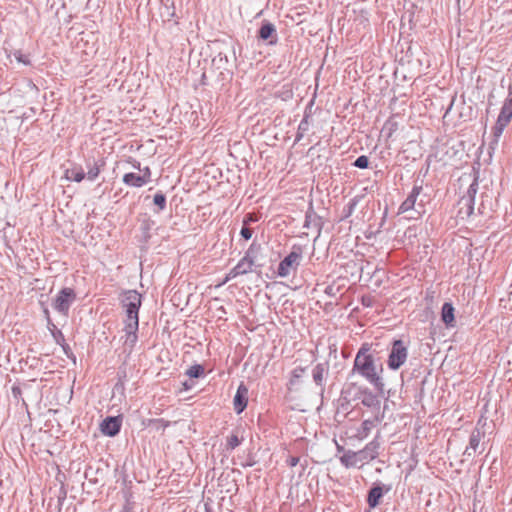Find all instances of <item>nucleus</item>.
I'll return each mask as SVG.
<instances>
[{"label": "nucleus", "mask_w": 512, "mask_h": 512, "mask_svg": "<svg viewBox=\"0 0 512 512\" xmlns=\"http://www.w3.org/2000/svg\"><path fill=\"white\" fill-rule=\"evenodd\" d=\"M244 260H251V261H254L255 262V250H254V245L252 244L249 249L246 251L244 257H243Z\"/></svg>", "instance_id": "37"}, {"label": "nucleus", "mask_w": 512, "mask_h": 512, "mask_svg": "<svg viewBox=\"0 0 512 512\" xmlns=\"http://www.w3.org/2000/svg\"><path fill=\"white\" fill-rule=\"evenodd\" d=\"M186 374L190 378H199L204 375V367L200 364L192 365L187 369Z\"/></svg>", "instance_id": "25"}, {"label": "nucleus", "mask_w": 512, "mask_h": 512, "mask_svg": "<svg viewBox=\"0 0 512 512\" xmlns=\"http://www.w3.org/2000/svg\"><path fill=\"white\" fill-rule=\"evenodd\" d=\"M238 276H239V274H238V273H236V269H235V267H233V268L229 271V273L226 275V277H225V278H224V280L222 281L221 285H223V284L227 283L228 281H230V280H232V279H234V278H236V277H238Z\"/></svg>", "instance_id": "40"}, {"label": "nucleus", "mask_w": 512, "mask_h": 512, "mask_svg": "<svg viewBox=\"0 0 512 512\" xmlns=\"http://www.w3.org/2000/svg\"><path fill=\"white\" fill-rule=\"evenodd\" d=\"M238 276H239V274H238V273H236V269H235V267H233V268L229 271V273L226 275V277H225V278H224V280L222 281L221 285H223V284L227 283L228 281H230V280H232V279H234V278H236V277H238Z\"/></svg>", "instance_id": "38"}, {"label": "nucleus", "mask_w": 512, "mask_h": 512, "mask_svg": "<svg viewBox=\"0 0 512 512\" xmlns=\"http://www.w3.org/2000/svg\"><path fill=\"white\" fill-rule=\"evenodd\" d=\"M248 403V388L241 383L236 391L233 399L234 410L237 414H240L247 407Z\"/></svg>", "instance_id": "10"}, {"label": "nucleus", "mask_w": 512, "mask_h": 512, "mask_svg": "<svg viewBox=\"0 0 512 512\" xmlns=\"http://www.w3.org/2000/svg\"><path fill=\"white\" fill-rule=\"evenodd\" d=\"M497 118L506 121V123H510L512 118V109L505 103H503V106L501 107L500 113Z\"/></svg>", "instance_id": "27"}, {"label": "nucleus", "mask_w": 512, "mask_h": 512, "mask_svg": "<svg viewBox=\"0 0 512 512\" xmlns=\"http://www.w3.org/2000/svg\"><path fill=\"white\" fill-rule=\"evenodd\" d=\"M390 486L374 484L368 491L367 503L370 508H375L380 504L381 498L389 492Z\"/></svg>", "instance_id": "8"}, {"label": "nucleus", "mask_w": 512, "mask_h": 512, "mask_svg": "<svg viewBox=\"0 0 512 512\" xmlns=\"http://www.w3.org/2000/svg\"><path fill=\"white\" fill-rule=\"evenodd\" d=\"M12 54L18 63H21L23 65H30L29 56L23 54L20 50H15Z\"/></svg>", "instance_id": "30"}, {"label": "nucleus", "mask_w": 512, "mask_h": 512, "mask_svg": "<svg viewBox=\"0 0 512 512\" xmlns=\"http://www.w3.org/2000/svg\"><path fill=\"white\" fill-rule=\"evenodd\" d=\"M358 394L360 395L359 397H361V402L364 406L369 408H379L380 400L378 397V393L374 394L368 388H359Z\"/></svg>", "instance_id": "12"}, {"label": "nucleus", "mask_w": 512, "mask_h": 512, "mask_svg": "<svg viewBox=\"0 0 512 512\" xmlns=\"http://www.w3.org/2000/svg\"><path fill=\"white\" fill-rule=\"evenodd\" d=\"M305 369L302 367H296L291 372L290 384L295 385L298 380L303 376Z\"/></svg>", "instance_id": "29"}, {"label": "nucleus", "mask_w": 512, "mask_h": 512, "mask_svg": "<svg viewBox=\"0 0 512 512\" xmlns=\"http://www.w3.org/2000/svg\"><path fill=\"white\" fill-rule=\"evenodd\" d=\"M479 187V172L474 173L472 183L469 185L466 194L461 198L460 204L466 208V215L471 216L474 212L475 197Z\"/></svg>", "instance_id": "6"}, {"label": "nucleus", "mask_w": 512, "mask_h": 512, "mask_svg": "<svg viewBox=\"0 0 512 512\" xmlns=\"http://www.w3.org/2000/svg\"><path fill=\"white\" fill-rule=\"evenodd\" d=\"M398 129H399V123L396 120V117L391 116L385 121V123L381 129V135L388 140L393 136V134Z\"/></svg>", "instance_id": "16"}, {"label": "nucleus", "mask_w": 512, "mask_h": 512, "mask_svg": "<svg viewBox=\"0 0 512 512\" xmlns=\"http://www.w3.org/2000/svg\"><path fill=\"white\" fill-rule=\"evenodd\" d=\"M301 253L291 251L278 265L277 274L280 277H287L295 272L300 264Z\"/></svg>", "instance_id": "5"}, {"label": "nucleus", "mask_w": 512, "mask_h": 512, "mask_svg": "<svg viewBox=\"0 0 512 512\" xmlns=\"http://www.w3.org/2000/svg\"><path fill=\"white\" fill-rule=\"evenodd\" d=\"M133 167L138 169L139 171L141 170V165L139 162H136L135 164H133Z\"/></svg>", "instance_id": "48"}, {"label": "nucleus", "mask_w": 512, "mask_h": 512, "mask_svg": "<svg viewBox=\"0 0 512 512\" xmlns=\"http://www.w3.org/2000/svg\"><path fill=\"white\" fill-rule=\"evenodd\" d=\"M76 300V293L72 288L65 287L55 297L52 307L58 313L67 316L71 305Z\"/></svg>", "instance_id": "4"}, {"label": "nucleus", "mask_w": 512, "mask_h": 512, "mask_svg": "<svg viewBox=\"0 0 512 512\" xmlns=\"http://www.w3.org/2000/svg\"><path fill=\"white\" fill-rule=\"evenodd\" d=\"M373 344L363 343L354 358V372L362 376L381 396L385 391V383L382 377L383 366L376 363V350L372 349Z\"/></svg>", "instance_id": "1"}, {"label": "nucleus", "mask_w": 512, "mask_h": 512, "mask_svg": "<svg viewBox=\"0 0 512 512\" xmlns=\"http://www.w3.org/2000/svg\"><path fill=\"white\" fill-rule=\"evenodd\" d=\"M340 461L341 463L346 467H350L352 465V453L350 450H348L347 452H345L341 457H340Z\"/></svg>", "instance_id": "33"}, {"label": "nucleus", "mask_w": 512, "mask_h": 512, "mask_svg": "<svg viewBox=\"0 0 512 512\" xmlns=\"http://www.w3.org/2000/svg\"><path fill=\"white\" fill-rule=\"evenodd\" d=\"M275 32V27L271 23L263 24L259 29V37L263 40H267Z\"/></svg>", "instance_id": "24"}, {"label": "nucleus", "mask_w": 512, "mask_h": 512, "mask_svg": "<svg viewBox=\"0 0 512 512\" xmlns=\"http://www.w3.org/2000/svg\"><path fill=\"white\" fill-rule=\"evenodd\" d=\"M483 433L479 429H474L470 435L469 445L466 447L464 451V455L471 457L477 451Z\"/></svg>", "instance_id": "13"}, {"label": "nucleus", "mask_w": 512, "mask_h": 512, "mask_svg": "<svg viewBox=\"0 0 512 512\" xmlns=\"http://www.w3.org/2000/svg\"><path fill=\"white\" fill-rule=\"evenodd\" d=\"M297 463H298V458L293 457V458L290 459V465L291 466H296Z\"/></svg>", "instance_id": "45"}, {"label": "nucleus", "mask_w": 512, "mask_h": 512, "mask_svg": "<svg viewBox=\"0 0 512 512\" xmlns=\"http://www.w3.org/2000/svg\"><path fill=\"white\" fill-rule=\"evenodd\" d=\"M240 443H241V441L237 435H231L228 438L227 445L230 449H235L236 447H238L240 445Z\"/></svg>", "instance_id": "35"}, {"label": "nucleus", "mask_w": 512, "mask_h": 512, "mask_svg": "<svg viewBox=\"0 0 512 512\" xmlns=\"http://www.w3.org/2000/svg\"><path fill=\"white\" fill-rule=\"evenodd\" d=\"M141 172V176L142 178L145 179V183H149L151 181V171H150V168L148 166L144 167V168H141L140 170Z\"/></svg>", "instance_id": "36"}, {"label": "nucleus", "mask_w": 512, "mask_h": 512, "mask_svg": "<svg viewBox=\"0 0 512 512\" xmlns=\"http://www.w3.org/2000/svg\"><path fill=\"white\" fill-rule=\"evenodd\" d=\"M240 235L245 239V240H249L251 237H252V231L250 228L248 227H242L241 231H240Z\"/></svg>", "instance_id": "41"}, {"label": "nucleus", "mask_w": 512, "mask_h": 512, "mask_svg": "<svg viewBox=\"0 0 512 512\" xmlns=\"http://www.w3.org/2000/svg\"><path fill=\"white\" fill-rule=\"evenodd\" d=\"M254 261L244 260L243 258L235 266L236 273L245 275L253 271Z\"/></svg>", "instance_id": "20"}, {"label": "nucleus", "mask_w": 512, "mask_h": 512, "mask_svg": "<svg viewBox=\"0 0 512 512\" xmlns=\"http://www.w3.org/2000/svg\"><path fill=\"white\" fill-rule=\"evenodd\" d=\"M377 422H378L377 417L363 421L361 428L358 430L357 434L354 435V437H357L359 439H364L365 437L368 436L370 431L376 426Z\"/></svg>", "instance_id": "18"}, {"label": "nucleus", "mask_w": 512, "mask_h": 512, "mask_svg": "<svg viewBox=\"0 0 512 512\" xmlns=\"http://www.w3.org/2000/svg\"><path fill=\"white\" fill-rule=\"evenodd\" d=\"M359 13V15H354V23H357L358 26H363V28H365L369 24L368 13L364 8H360ZM354 14H356L355 9Z\"/></svg>", "instance_id": "23"}, {"label": "nucleus", "mask_w": 512, "mask_h": 512, "mask_svg": "<svg viewBox=\"0 0 512 512\" xmlns=\"http://www.w3.org/2000/svg\"><path fill=\"white\" fill-rule=\"evenodd\" d=\"M336 445H337L338 451L343 450V447H341L337 441H336Z\"/></svg>", "instance_id": "50"}, {"label": "nucleus", "mask_w": 512, "mask_h": 512, "mask_svg": "<svg viewBox=\"0 0 512 512\" xmlns=\"http://www.w3.org/2000/svg\"><path fill=\"white\" fill-rule=\"evenodd\" d=\"M238 276H239V274H238V273H236V269H235V267H233V268L229 271V273L226 275V277H225V278H224V280L222 281L221 285H223V284L227 283L228 281H230V280H232V279H234V278H236V277H238Z\"/></svg>", "instance_id": "39"}, {"label": "nucleus", "mask_w": 512, "mask_h": 512, "mask_svg": "<svg viewBox=\"0 0 512 512\" xmlns=\"http://www.w3.org/2000/svg\"><path fill=\"white\" fill-rule=\"evenodd\" d=\"M155 422L161 424L163 428L168 426V423H166L163 419H157Z\"/></svg>", "instance_id": "44"}, {"label": "nucleus", "mask_w": 512, "mask_h": 512, "mask_svg": "<svg viewBox=\"0 0 512 512\" xmlns=\"http://www.w3.org/2000/svg\"><path fill=\"white\" fill-rule=\"evenodd\" d=\"M344 217L342 219L343 222H348L349 224L351 223V221H348V218L350 216V214L352 213V199H350L344 206Z\"/></svg>", "instance_id": "34"}, {"label": "nucleus", "mask_w": 512, "mask_h": 512, "mask_svg": "<svg viewBox=\"0 0 512 512\" xmlns=\"http://www.w3.org/2000/svg\"><path fill=\"white\" fill-rule=\"evenodd\" d=\"M499 138L492 137V140L489 143V150L494 151L499 143Z\"/></svg>", "instance_id": "42"}, {"label": "nucleus", "mask_w": 512, "mask_h": 512, "mask_svg": "<svg viewBox=\"0 0 512 512\" xmlns=\"http://www.w3.org/2000/svg\"><path fill=\"white\" fill-rule=\"evenodd\" d=\"M369 163H370V161H369L368 156L361 155L354 161V167H357L360 169H367L369 167Z\"/></svg>", "instance_id": "31"}, {"label": "nucleus", "mask_w": 512, "mask_h": 512, "mask_svg": "<svg viewBox=\"0 0 512 512\" xmlns=\"http://www.w3.org/2000/svg\"><path fill=\"white\" fill-rule=\"evenodd\" d=\"M12 392H13L14 395H16V394L20 393V389L16 388V387H13L12 388Z\"/></svg>", "instance_id": "47"}, {"label": "nucleus", "mask_w": 512, "mask_h": 512, "mask_svg": "<svg viewBox=\"0 0 512 512\" xmlns=\"http://www.w3.org/2000/svg\"><path fill=\"white\" fill-rule=\"evenodd\" d=\"M153 202L160 210H164L166 207V196L162 192H158L154 195Z\"/></svg>", "instance_id": "28"}, {"label": "nucleus", "mask_w": 512, "mask_h": 512, "mask_svg": "<svg viewBox=\"0 0 512 512\" xmlns=\"http://www.w3.org/2000/svg\"><path fill=\"white\" fill-rule=\"evenodd\" d=\"M454 311H455V309H454L452 303L445 302L442 305V308H441V320L443 321V323L447 327H453L454 326V321H455Z\"/></svg>", "instance_id": "15"}, {"label": "nucleus", "mask_w": 512, "mask_h": 512, "mask_svg": "<svg viewBox=\"0 0 512 512\" xmlns=\"http://www.w3.org/2000/svg\"><path fill=\"white\" fill-rule=\"evenodd\" d=\"M123 183L130 187L140 188L146 185L145 179L135 173H126L123 176Z\"/></svg>", "instance_id": "17"}, {"label": "nucleus", "mask_w": 512, "mask_h": 512, "mask_svg": "<svg viewBox=\"0 0 512 512\" xmlns=\"http://www.w3.org/2000/svg\"><path fill=\"white\" fill-rule=\"evenodd\" d=\"M504 103L512 109V101L506 99Z\"/></svg>", "instance_id": "49"}, {"label": "nucleus", "mask_w": 512, "mask_h": 512, "mask_svg": "<svg viewBox=\"0 0 512 512\" xmlns=\"http://www.w3.org/2000/svg\"><path fill=\"white\" fill-rule=\"evenodd\" d=\"M408 349L401 339L392 342V346L388 355L387 365L390 370H398L407 360Z\"/></svg>", "instance_id": "3"}, {"label": "nucleus", "mask_w": 512, "mask_h": 512, "mask_svg": "<svg viewBox=\"0 0 512 512\" xmlns=\"http://www.w3.org/2000/svg\"><path fill=\"white\" fill-rule=\"evenodd\" d=\"M309 126V116L305 115L298 125L295 141H300L304 137L305 133L309 130Z\"/></svg>", "instance_id": "22"}, {"label": "nucleus", "mask_w": 512, "mask_h": 512, "mask_svg": "<svg viewBox=\"0 0 512 512\" xmlns=\"http://www.w3.org/2000/svg\"><path fill=\"white\" fill-rule=\"evenodd\" d=\"M64 177L68 181L81 182L85 178V173L81 167H74L66 169Z\"/></svg>", "instance_id": "19"}, {"label": "nucleus", "mask_w": 512, "mask_h": 512, "mask_svg": "<svg viewBox=\"0 0 512 512\" xmlns=\"http://www.w3.org/2000/svg\"><path fill=\"white\" fill-rule=\"evenodd\" d=\"M508 124L509 123H506V121L497 118L496 123L492 128L493 137L500 139L504 129L507 127Z\"/></svg>", "instance_id": "26"}, {"label": "nucleus", "mask_w": 512, "mask_h": 512, "mask_svg": "<svg viewBox=\"0 0 512 512\" xmlns=\"http://www.w3.org/2000/svg\"><path fill=\"white\" fill-rule=\"evenodd\" d=\"M120 304L125 311L124 320V346L131 351L138 341L139 309L142 304V295L136 290L123 291Z\"/></svg>", "instance_id": "2"}, {"label": "nucleus", "mask_w": 512, "mask_h": 512, "mask_svg": "<svg viewBox=\"0 0 512 512\" xmlns=\"http://www.w3.org/2000/svg\"><path fill=\"white\" fill-rule=\"evenodd\" d=\"M361 300H362V304H363L364 306L369 307V306L371 305V298H370V297H368V296H363Z\"/></svg>", "instance_id": "43"}, {"label": "nucleus", "mask_w": 512, "mask_h": 512, "mask_svg": "<svg viewBox=\"0 0 512 512\" xmlns=\"http://www.w3.org/2000/svg\"><path fill=\"white\" fill-rule=\"evenodd\" d=\"M99 173L100 169L98 165L94 163L93 166L89 167L88 172L87 174H85V176H87L88 180L93 181L98 177Z\"/></svg>", "instance_id": "32"}, {"label": "nucleus", "mask_w": 512, "mask_h": 512, "mask_svg": "<svg viewBox=\"0 0 512 512\" xmlns=\"http://www.w3.org/2000/svg\"><path fill=\"white\" fill-rule=\"evenodd\" d=\"M422 189V182L418 184V182L416 181L408 197L401 203L398 213H405L409 210H412L415 206L417 197L420 195Z\"/></svg>", "instance_id": "11"}, {"label": "nucleus", "mask_w": 512, "mask_h": 512, "mask_svg": "<svg viewBox=\"0 0 512 512\" xmlns=\"http://www.w3.org/2000/svg\"><path fill=\"white\" fill-rule=\"evenodd\" d=\"M121 428V420L119 417H106L100 424L101 432L109 437L117 435Z\"/></svg>", "instance_id": "9"}, {"label": "nucleus", "mask_w": 512, "mask_h": 512, "mask_svg": "<svg viewBox=\"0 0 512 512\" xmlns=\"http://www.w3.org/2000/svg\"><path fill=\"white\" fill-rule=\"evenodd\" d=\"M304 227L307 229H315L318 233L322 227V219L310 208L306 212Z\"/></svg>", "instance_id": "14"}, {"label": "nucleus", "mask_w": 512, "mask_h": 512, "mask_svg": "<svg viewBox=\"0 0 512 512\" xmlns=\"http://www.w3.org/2000/svg\"><path fill=\"white\" fill-rule=\"evenodd\" d=\"M379 444L375 441L370 442L363 450L354 452V466L360 463L363 465L364 461L373 460L378 455Z\"/></svg>", "instance_id": "7"}, {"label": "nucleus", "mask_w": 512, "mask_h": 512, "mask_svg": "<svg viewBox=\"0 0 512 512\" xmlns=\"http://www.w3.org/2000/svg\"><path fill=\"white\" fill-rule=\"evenodd\" d=\"M326 365L319 363L313 369V380L318 386L323 385L324 374L326 373Z\"/></svg>", "instance_id": "21"}, {"label": "nucleus", "mask_w": 512, "mask_h": 512, "mask_svg": "<svg viewBox=\"0 0 512 512\" xmlns=\"http://www.w3.org/2000/svg\"><path fill=\"white\" fill-rule=\"evenodd\" d=\"M507 99L512 101V85H510L508 88V98Z\"/></svg>", "instance_id": "46"}]
</instances>
